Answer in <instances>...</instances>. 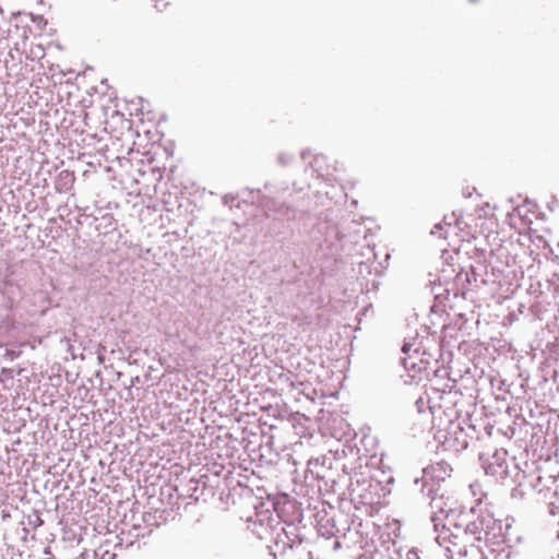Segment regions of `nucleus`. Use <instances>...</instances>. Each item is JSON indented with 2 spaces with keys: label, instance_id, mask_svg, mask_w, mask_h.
<instances>
[{
  "label": "nucleus",
  "instance_id": "nucleus-1",
  "mask_svg": "<svg viewBox=\"0 0 559 559\" xmlns=\"http://www.w3.org/2000/svg\"><path fill=\"white\" fill-rule=\"evenodd\" d=\"M442 513L433 512L430 521L436 532L435 540L448 559H486L483 548L488 532L485 520L477 518L465 526L454 525L453 528L442 524Z\"/></svg>",
  "mask_w": 559,
  "mask_h": 559
},
{
  "label": "nucleus",
  "instance_id": "nucleus-2",
  "mask_svg": "<svg viewBox=\"0 0 559 559\" xmlns=\"http://www.w3.org/2000/svg\"><path fill=\"white\" fill-rule=\"evenodd\" d=\"M301 356L290 355L287 366H282V393H285V406L293 409V404H311L314 390L308 382V376L300 368Z\"/></svg>",
  "mask_w": 559,
  "mask_h": 559
},
{
  "label": "nucleus",
  "instance_id": "nucleus-3",
  "mask_svg": "<svg viewBox=\"0 0 559 559\" xmlns=\"http://www.w3.org/2000/svg\"><path fill=\"white\" fill-rule=\"evenodd\" d=\"M451 472L452 468L445 462H438L423 469V489L426 490L428 496L432 497L431 508L440 510V513H443V509L441 501L433 497L438 495V489L435 488V485L444 481L450 477Z\"/></svg>",
  "mask_w": 559,
  "mask_h": 559
},
{
  "label": "nucleus",
  "instance_id": "nucleus-4",
  "mask_svg": "<svg viewBox=\"0 0 559 559\" xmlns=\"http://www.w3.org/2000/svg\"><path fill=\"white\" fill-rule=\"evenodd\" d=\"M402 352L405 357L402 358V364L405 369H418L421 370L426 365L429 364L430 354L427 353V348L424 345V338L405 341Z\"/></svg>",
  "mask_w": 559,
  "mask_h": 559
},
{
  "label": "nucleus",
  "instance_id": "nucleus-5",
  "mask_svg": "<svg viewBox=\"0 0 559 559\" xmlns=\"http://www.w3.org/2000/svg\"><path fill=\"white\" fill-rule=\"evenodd\" d=\"M269 500L274 510L273 512H270L267 509L265 511H261L259 513V523L261 528H263L269 534L270 540L277 545L280 542V512L277 510L278 502L276 499Z\"/></svg>",
  "mask_w": 559,
  "mask_h": 559
},
{
  "label": "nucleus",
  "instance_id": "nucleus-6",
  "mask_svg": "<svg viewBox=\"0 0 559 559\" xmlns=\"http://www.w3.org/2000/svg\"><path fill=\"white\" fill-rule=\"evenodd\" d=\"M507 455L506 450H496L490 459L483 461L485 473L497 479H504L509 474Z\"/></svg>",
  "mask_w": 559,
  "mask_h": 559
},
{
  "label": "nucleus",
  "instance_id": "nucleus-7",
  "mask_svg": "<svg viewBox=\"0 0 559 559\" xmlns=\"http://www.w3.org/2000/svg\"><path fill=\"white\" fill-rule=\"evenodd\" d=\"M393 550L394 552H396L397 555V558L396 559H420L419 555H418V551L414 548H407V549H402V548H396L395 544H393Z\"/></svg>",
  "mask_w": 559,
  "mask_h": 559
},
{
  "label": "nucleus",
  "instance_id": "nucleus-8",
  "mask_svg": "<svg viewBox=\"0 0 559 559\" xmlns=\"http://www.w3.org/2000/svg\"><path fill=\"white\" fill-rule=\"evenodd\" d=\"M45 57V50L41 45H33L26 55V58L31 60H40Z\"/></svg>",
  "mask_w": 559,
  "mask_h": 559
},
{
  "label": "nucleus",
  "instance_id": "nucleus-9",
  "mask_svg": "<svg viewBox=\"0 0 559 559\" xmlns=\"http://www.w3.org/2000/svg\"><path fill=\"white\" fill-rule=\"evenodd\" d=\"M0 355L10 361L16 359L22 353L21 349H14L8 346H0Z\"/></svg>",
  "mask_w": 559,
  "mask_h": 559
},
{
  "label": "nucleus",
  "instance_id": "nucleus-10",
  "mask_svg": "<svg viewBox=\"0 0 559 559\" xmlns=\"http://www.w3.org/2000/svg\"><path fill=\"white\" fill-rule=\"evenodd\" d=\"M285 537L288 539V542H285L282 539V544L287 546L288 548H293L296 544H300L301 540L298 538V536L294 532H288L286 530H282Z\"/></svg>",
  "mask_w": 559,
  "mask_h": 559
},
{
  "label": "nucleus",
  "instance_id": "nucleus-11",
  "mask_svg": "<svg viewBox=\"0 0 559 559\" xmlns=\"http://www.w3.org/2000/svg\"><path fill=\"white\" fill-rule=\"evenodd\" d=\"M441 230H443V226L441 224H436L433 229L431 230V234L437 235L440 238H445V235H443Z\"/></svg>",
  "mask_w": 559,
  "mask_h": 559
},
{
  "label": "nucleus",
  "instance_id": "nucleus-12",
  "mask_svg": "<svg viewBox=\"0 0 559 559\" xmlns=\"http://www.w3.org/2000/svg\"><path fill=\"white\" fill-rule=\"evenodd\" d=\"M281 498H282V511L284 510V507H286L287 504H289V501H288V497L287 495L285 493H282L281 495Z\"/></svg>",
  "mask_w": 559,
  "mask_h": 559
},
{
  "label": "nucleus",
  "instance_id": "nucleus-13",
  "mask_svg": "<svg viewBox=\"0 0 559 559\" xmlns=\"http://www.w3.org/2000/svg\"><path fill=\"white\" fill-rule=\"evenodd\" d=\"M223 200H224V203H225L226 205H228V204H229V200H231V201H233V200H234V198H233V197H229V195H225Z\"/></svg>",
  "mask_w": 559,
  "mask_h": 559
},
{
  "label": "nucleus",
  "instance_id": "nucleus-14",
  "mask_svg": "<svg viewBox=\"0 0 559 559\" xmlns=\"http://www.w3.org/2000/svg\"><path fill=\"white\" fill-rule=\"evenodd\" d=\"M269 550H270V555L272 556L273 559H276V552L272 549L271 546H267Z\"/></svg>",
  "mask_w": 559,
  "mask_h": 559
},
{
  "label": "nucleus",
  "instance_id": "nucleus-15",
  "mask_svg": "<svg viewBox=\"0 0 559 559\" xmlns=\"http://www.w3.org/2000/svg\"><path fill=\"white\" fill-rule=\"evenodd\" d=\"M460 448L462 449H465L467 447V441L466 439L462 440L460 443H459Z\"/></svg>",
  "mask_w": 559,
  "mask_h": 559
},
{
  "label": "nucleus",
  "instance_id": "nucleus-16",
  "mask_svg": "<svg viewBox=\"0 0 559 559\" xmlns=\"http://www.w3.org/2000/svg\"><path fill=\"white\" fill-rule=\"evenodd\" d=\"M82 559H87L90 557V554L87 551L83 552L81 555Z\"/></svg>",
  "mask_w": 559,
  "mask_h": 559
},
{
  "label": "nucleus",
  "instance_id": "nucleus-17",
  "mask_svg": "<svg viewBox=\"0 0 559 559\" xmlns=\"http://www.w3.org/2000/svg\"><path fill=\"white\" fill-rule=\"evenodd\" d=\"M471 2H476L477 0H469Z\"/></svg>",
  "mask_w": 559,
  "mask_h": 559
}]
</instances>
